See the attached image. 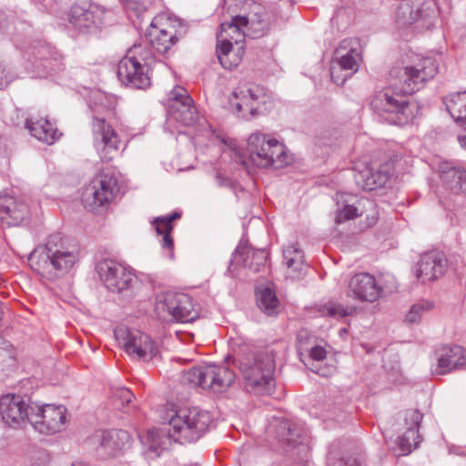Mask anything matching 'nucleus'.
<instances>
[{"instance_id": "nucleus-1", "label": "nucleus", "mask_w": 466, "mask_h": 466, "mask_svg": "<svg viewBox=\"0 0 466 466\" xmlns=\"http://www.w3.org/2000/svg\"><path fill=\"white\" fill-rule=\"evenodd\" d=\"M211 421L209 412L198 408L173 411L167 425L147 431L148 451L159 456L173 442H194L208 431Z\"/></svg>"}, {"instance_id": "nucleus-2", "label": "nucleus", "mask_w": 466, "mask_h": 466, "mask_svg": "<svg viewBox=\"0 0 466 466\" xmlns=\"http://www.w3.org/2000/svg\"><path fill=\"white\" fill-rule=\"evenodd\" d=\"M232 362L238 367L248 390L270 394L275 387L276 369L273 350L248 351L234 357Z\"/></svg>"}, {"instance_id": "nucleus-3", "label": "nucleus", "mask_w": 466, "mask_h": 466, "mask_svg": "<svg viewBox=\"0 0 466 466\" xmlns=\"http://www.w3.org/2000/svg\"><path fill=\"white\" fill-rule=\"evenodd\" d=\"M58 236H52L45 246L38 247L29 256L33 270L49 279L66 274L77 261L75 249L57 245Z\"/></svg>"}, {"instance_id": "nucleus-4", "label": "nucleus", "mask_w": 466, "mask_h": 466, "mask_svg": "<svg viewBox=\"0 0 466 466\" xmlns=\"http://www.w3.org/2000/svg\"><path fill=\"white\" fill-rule=\"evenodd\" d=\"M247 153L248 160L259 168L272 167L278 169L289 165L291 161L282 143L258 131L248 137Z\"/></svg>"}, {"instance_id": "nucleus-5", "label": "nucleus", "mask_w": 466, "mask_h": 466, "mask_svg": "<svg viewBox=\"0 0 466 466\" xmlns=\"http://www.w3.org/2000/svg\"><path fill=\"white\" fill-rule=\"evenodd\" d=\"M153 59L151 50L141 44L131 46L119 61V80L133 88L145 89L150 86L148 66Z\"/></svg>"}, {"instance_id": "nucleus-6", "label": "nucleus", "mask_w": 466, "mask_h": 466, "mask_svg": "<svg viewBox=\"0 0 466 466\" xmlns=\"http://www.w3.org/2000/svg\"><path fill=\"white\" fill-rule=\"evenodd\" d=\"M235 372L226 365L208 364L184 371L181 381L212 392H224L235 381Z\"/></svg>"}, {"instance_id": "nucleus-7", "label": "nucleus", "mask_w": 466, "mask_h": 466, "mask_svg": "<svg viewBox=\"0 0 466 466\" xmlns=\"http://www.w3.org/2000/svg\"><path fill=\"white\" fill-rule=\"evenodd\" d=\"M155 312L164 321L192 322L199 316V310L190 296L172 291L157 295Z\"/></svg>"}, {"instance_id": "nucleus-8", "label": "nucleus", "mask_w": 466, "mask_h": 466, "mask_svg": "<svg viewBox=\"0 0 466 466\" xmlns=\"http://www.w3.org/2000/svg\"><path fill=\"white\" fill-rule=\"evenodd\" d=\"M114 335L121 348L134 360L150 361L159 357L155 341L139 329L119 326L115 329Z\"/></svg>"}, {"instance_id": "nucleus-9", "label": "nucleus", "mask_w": 466, "mask_h": 466, "mask_svg": "<svg viewBox=\"0 0 466 466\" xmlns=\"http://www.w3.org/2000/svg\"><path fill=\"white\" fill-rule=\"evenodd\" d=\"M268 98L263 86L254 83H241L232 92L229 104L238 116L248 120L260 114L261 106Z\"/></svg>"}, {"instance_id": "nucleus-10", "label": "nucleus", "mask_w": 466, "mask_h": 466, "mask_svg": "<svg viewBox=\"0 0 466 466\" xmlns=\"http://www.w3.org/2000/svg\"><path fill=\"white\" fill-rule=\"evenodd\" d=\"M437 73V66L430 58H421L416 65L403 66L397 75L394 87L404 95L421 89Z\"/></svg>"}, {"instance_id": "nucleus-11", "label": "nucleus", "mask_w": 466, "mask_h": 466, "mask_svg": "<svg viewBox=\"0 0 466 466\" xmlns=\"http://www.w3.org/2000/svg\"><path fill=\"white\" fill-rule=\"evenodd\" d=\"M117 192L116 177L106 173H99L82 194V202L90 211L107 208Z\"/></svg>"}, {"instance_id": "nucleus-12", "label": "nucleus", "mask_w": 466, "mask_h": 466, "mask_svg": "<svg viewBox=\"0 0 466 466\" xmlns=\"http://www.w3.org/2000/svg\"><path fill=\"white\" fill-rule=\"evenodd\" d=\"M185 32L182 23L165 15L156 16L147 34L151 46L159 54H166Z\"/></svg>"}, {"instance_id": "nucleus-13", "label": "nucleus", "mask_w": 466, "mask_h": 466, "mask_svg": "<svg viewBox=\"0 0 466 466\" xmlns=\"http://www.w3.org/2000/svg\"><path fill=\"white\" fill-rule=\"evenodd\" d=\"M66 408L63 405H34L29 411V423L44 435H52L65 429Z\"/></svg>"}, {"instance_id": "nucleus-14", "label": "nucleus", "mask_w": 466, "mask_h": 466, "mask_svg": "<svg viewBox=\"0 0 466 466\" xmlns=\"http://www.w3.org/2000/svg\"><path fill=\"white\" fill-rule=\"evenodd\" d=\"M109 13L110 11L94 3H76L70 8L69 23L81 33H92L106 23Z\"/></svg>"}, {"instance_id": "nucleus-15", "label": "nucleus", "mask_w": 466, "mask_h": 466, "mask_svg": "<svg viewBox=\"0 0 466 466\" xmlns=\"http://www.w3.org/2000/svg\"><path fill=\"white\" fill-rule=\"evenodd\" d=\"M350 198L352 197L349 194H340L337 197V211L335 215V223L341 224L355 218L361 217L366 212V222L364 228H370L376 224L378 220V213L375 209L373 201L367 198H360L353 203H350Z\"/></svg>"}, {"instance_id": "nucleus-16", "label": "nucleus", "mask_w": 466, "mask_h": 466, "mask_svg": "<svg viewBox=\"0 0 466 466\" xmlns=\"http://www.w3.org/2000/svg\"><path fill=\"white\" fill-rule=\"evenodd\" d=\"M93 146L105 161L113 158L112 153L117 152L121 139L114 127L103 117L93 116L91 123Z\"/></svg>"}, {"instance_id": "nucleus-17", "label": "nucleus", "mask_w": 466, "mask_h": 466, "mask_svg": "<svg viewBox=\"0 0 466 466\" xmlns=\"http://www.w3.org/2000/svg\"><path fill=\"white\" fill-rule=\"evenodd\" d=\"M97 272L106 289L116 293L128 290L135 280L131 269L111 259L99 262Z\"/></svg>"}, {"instance_id": "nucleus-18", "label": "nucleus", "mask_w": 466, "mask_h": 466, "mask_svg": "<svg viewBox=\"0 0 466 466\" xmlns=\"http://www.w3.org/2000/svg\"><path fill=\"white\" fill-rule=\"evenodd\" d=\"M370 107L379 114H395V122L400 125L407 123L413 116L407 99L399 95L394 96L388 90L376 93L370 101Z\"/></svg>"}, {"instance_id": "nucleus-19", "label": "nucleus", "mask_w": 466, "mask_h": 466, "mask_svg": "<svg viewBox=\"0 0 466 466\" xmlns=\"http://www.w3.org/2000/svg\"><path fill=\"white\" fill-rule=\"evenodd\" d=\"M167 117L169 121L174 120L183 126H192L198 120V111L193 104V99L181 86H177L170 93Z\"/></svg>"}, {"instance_id": "nucleus-20", "label": "nucleus", "mask_w": 466, "mask_h": 466, "mask_svg": "<svg viewBox=\"0 0 466 466\" xmlns=\"http://www.w3.org/2000/svg\"><path fill=\"white\" fill-rule=\"evenodd\" d=\"M50 53L49 47L44 46L25 50L23 57L26 61V69L35 73L38 77L63 70L64 65L61 59L56 56L48 57Z\"/></svg>"}, {"instance_id": "nucleus-21", "label": "nucleus", "mask_w": 466, "mask_h": 466, "mask_svg": "<svg viewBox=\"0 0 466 466\" xmlns=\"http://www.w3.org/2000/svg\"><path fill=\"white\" fill-rule=\"evenodd\" d=\"M33 405H28L22 396L6 394L0 399V414L3 421L11 428L22 427L25 420L29 422V411Z\"/></svg>"}, {"instance_id": "nucleus-22", "label": "nucleus", "mask_w": 466, "mask_h": 466, "mask_svg": "<svg viewBox=\"0 0 466 466\" xmlns=\"http://www.w3.org/2000/svg\"><path fill=\"white\" fill-rule=\"evenodd\" d=\"M130 436L123 430L96 431L91 438V442L96 445L99 456H115L118 451L128 447Z\"/></svg>"}, {"instance_id": "nucleus-23", "label": "nucleus", "mask_w": 466, "mask_h": 466, "mask_svg": "<svg viewBox=\"0 0 466 466\" xmlns=\"http://www.w3.org/2000/svg\"><path fill=\"white\" fill-rule=\"evenodd\" d=\"M382 291V287L370 273L355 274L349 281V296L355 299L372 303L381 297Z\"/></svg>"}, {"instance_id": "nucleus-24", "label": "nucleus", "mask_w": 466, "mask_h": 466, "mask_svg": "<svg viewBox=\"0 0 466 466\" xmlns=\"http://www.w3.org/2000/svg\"><path fill=\"white\" fill-rule=\"evenodd\" d=\"M267 252L265 249H257L248 246H238L232 255L228 270L233 274L238 268L242 266L253 272H258L267 261Z\"/></svg>"}, {"instance_id": "nucleus-25", "label": "nucleus", "mask_w": 466, "mask_h": 466, "mask_svg": "<svg viewBox=\"0 0 466 466\" xmlns=\"http://www.w3.org/2000/svg\"><path fill=\"white\" fill-rule=\"evenodd\" d=\"M29 216V208L22 199L0 195V219L7 227L22 224Z\"/></svg>"}, {"instance_id": "nucleus-26", "label": "nucleus", "mask_w": 466, "mask_h": 466, "mask_svg": "<svg viewBox=\"0 0 466 466\" xmlns=\"http://www.w3.org/2000/svg\"><path fill=\"white\" fill-rule=\"evenodd\" d=\"M390 177V167L386 164L378 167L365 166L354 175L356 184L363 190H374L382 187L387 184Z\"/></svg>"}, {"instance_id": "nucleus-27", "label": "nucleus", "mask_w": 466, "mask_h": 466, "mask_svg": "<svg viewBox=\"0 0 466 466\" xmlns=\"http://www.w3.org/2000/svg\"><path fill=\"white\" fill-rule=\"evenodd\" d=\"M255 15L252 16H244V15H235L231 18L229 22H223L220 25V31L217 35V44H221L222 34L228 35V41L229 46H244L243 42L245 40V33L243 31V27H246L249 23L254 25Z\"/></svg>"}, {"instance_id": "nucleus-28", "label": "nucleus", "mask_w": 466, "mask_h": 466, "mask_svg": "<svg viewBox=\"0 0 466 466\" xmlns=\"http://www.w3.org/2000/svg\"><path fill=\"white\" fill-rule=\"evenodd\" d=\"M359 42L356 39H344L335 51L336 60L339 67L343 70L356 72L361 61V54L359 49Z\"/></svg>"}, {"instance_id": "nucleus-29", "label": "nucleus", "mask_w": 466, "mask_h": 466, "mask_svg": "<svg viewBox=\"0 0 466 466\" xmlns=\"http://www.w3.org/2000/svg\"><path fill=\"white\" fill-rule=\"evenodd\" d=\"M25 127L32 137L46 145L55 144L62 136L55 124L46 118H27Z\"/></svg>"}, {"instance_id": "nucleus-30", "label": "nucleus", "mask_w": 466, "mask_h": 466, "mask_svg": "<svg viewBox=\"0 0 466 466\" xmlns=\"http://www.w3.org/2000/svg\"><path fill=\"white\" fill-rule=\"evenodd\" d=\"M439 178L454 193H466V170L448 161H439Z\"/></svg>"}, {"instance_id": "nucleus-31", "label": "nucleus", "mask_w": 466, "mask_h": 466, "mask_svg": "<svg viewBox=\"0 0 466 466\" xmlns=\"http://www.w3.org/2000/svg\"><path fill=\"white\" fill-rule=\"evenodd\" d=\"M466 366V350L459 345L443 346L439 354V375Z\"/></svg>"}, {"instance_id": "nucleus-32", "label": "nucleus", "mask_w": 466, "mask_h": 466, "mask_svg": "<svg viewBox=\"0 0 466 466\" xmlns=\"http://www.w3.org/2000/svg\"><path fill=\"white\" fill-rule=\"evenodd\" d=\"M268 431L276 433L279 441L290 447L303 444L306 439V433L299 432L297 427L285 419H275L270 423Z\"/></svg>"}, {"instance_id": "nucleus-33", "label": "nucleus", "mask_w": 466, "mask_h": 466, "mask_svg": "<svg viewBox=\"0 0 466 466\" xmlns=\"http://www.w3.org/2000/svg\"><path fill=\"white\" fill-rule=\"evenodd\" d=\"M228 35L222 34L221 44H217V55L220 65L228 70L237 67L242 61L244 46H229L226 38Z\"/></svg>"}, {"instance_id": "nucleus-34", "label": "nucleus", "mask_w": 466, "mask_h": 466, "mask_svg": "<svg viewBox=\"0 0 466 466\" xmlns=\"http://www.w3.org/2000/svg\"><path fill=\"white\" fill-rule=\"evenodd\" d=\"M447 112L459 126H466V92L457 93L443 98ZM461 147L466 148V137L459 138Z\"/></svg>"}, {"instance_id": "nucleus-35", "label": "nucleus", "mask_w": 466, "mask_h": 466, "mask_svg": "<svg viewBox=\"0 0 466 466\" xmlns=\"http://www.w3.org/2000/svg\"><path fill=\"white\" fill-rule=\"evenodd\" d=\"M284 264L287 267V278H301L305 270L304 256L297 245H289L283 249Z\"/></svg>"}, {"instance_id": "nucleus-36", "label": "nucleus", "mask_w": 466, "mask_h": 466, "mask_svg": "<svg viewBox=\"0 0 466 466\" xmlns=\"http://www.w3.org/2000/svg\"><path fill=\"white\" fill-rule=\"evenodd\" d=\"M180 217L181 214L175 211L170 215L154 218L152 223L155 226L157 233L162 236L161 246L163 248L172 249L173 239L170 236L173 229L172 221L179 218Z\"/></svg>"}, {"instance_id": "nucleus-37", "label": "nucleus", "mask_w": 466, "mask_h": 466, "mask_svg": "<svg viewBox=\"0 0 466 466\" xmlns=\"http://www.w3.org/2000/svg\"><path fill=\"white\" fill-rule=\"evenodd\" d=\"M436 266L437 254L435 252L424 254L417 265V279L421 282L434 280Z\"/></svg>"}, {"instance_id": "nucleus-38", "label": "nucleus", "mask_w": 466, "mask_h": 466, "mask_svg": "<svg viewBox=\"0 0 466 466\" xmlns=\"http://www.w3.org/2000/svg\"><path fill=\"white\" fill-rule=\"evenodd\" d=\"M257 303L259 309L268 316L278 313L279 301L275 292L269 288H265L257 293Z\"/></svg>"}, {"instance_id": "nucleus-39", "label": "nucleus", "mask_w": 466, "mask_h": 466, "mask_svg": "<svg viewBox=\"0 0 466 466\" xmlns=\"http://www.w3.org/2000/svg\"><path fill=\"white\" fill-rule=\"evenodd\" d=\"M357 309L354 306L343 307L335 301H329L319 308L320 315L333 319H342L353 315Z\"/></svg>"}, {"instance_id": "nucleus-40", "label": "nucleus", "mask_w": 466, "mask_h": 466, "mask_svg": "<svg viewBox=\"0 0 466 466\" xmlns=\"http://www.w3.org/2000/svg\"><path fill=\"white\" fill-rule=\"evenodd\" d=\"M420 435L415 428H408L399 438L398 444L403 455L410 453L418 447Z\"/></svg>"}, {"instance_id": "nucleus-41", "label": "nucleus", "mask_w": 466, "mask_h": 466, "mask_svg": "<svg viewBox=\"0 0 466 466\" xmlns=\"http://www.w3.org/2000/svg\"><path fill=\"white\" fill-rule=\"evenodd\" d=\"M433 308V303H430L428 301H420L417 304H414L408 314L406 315L405 320L408 323H415L420 320V317L425 311Z\"/></svg>"}, {"instance_id": "nucleus-42", "label": "nucleus", "mask_w": 466, "mask_h": 466, "mask_svg": "<svg viewBox=\"0 0 466 466\" xmlns=\"http://www.w3.org/2000/svg\"><path fill=\"white\" fill-rule=\"evenodd\" d=\"M15 363V349L6 340L0 339V365H13Z\"/></svg>"}, {"instance_id": "nucleus-43", "label": "nucleus", "mask_w": 466, "mask_h": 466, "mask_svg": "<svg viewBox=\"0 0 466 466\" xmlns=\"http://www.w3.org/2000/svg\"><path fill=\"white\" fill-rule=\"evenodd\" d=\"M134 394L127 388H118L113 394L115 404L118 408L128 406L134 399Z\"/></svg>"}, {"instance_id": "nucleus-44", "label": "nucleus", "mask_w": 466, "mask_h": 466, "mask_svg": "<svg viewBox=\"0 0 466 466\" xmlns=\"http://www.w3.org/2000/svg\"><path fill=\"white\" fill-rule=\"evenodd\" d=\"M422 420V414L418 410H408L405 411L404 420L408 428L419 429L420 423Z\"/></svg>"}, {"instance_id": "nucleus-45", "label": "nucleus", "mask_w": 466, "mask_h": 466, "mask_svg": "<svg viewBox=\"0 0 466 466\" xmlns=\"http://www.w3.org/2000/svg\"><path fill=\"white\" fill-rule=\"evenodd\" d=\"M29 466H49L50 455L45 450H37L31 455Z\"/></svg>"}, {"instance_id": "nucleus-46", "label": "nucleus", "mask_w": 466, "mask_h": 466, "mask_svg": "<svg viewBox=\"0 0 466 466\" xmlns=\"http://www.w3.org/2000/svg\"><path fill=\"white\" fill-rule=\"evenodd\" d=\"M312 337L307 329H301L297 335V347L298 351L301 354L302 351H308Z\"/></svg>"}, {"instance_id": "nucleus-47", "label": "nucleus", "mask_w": 466, "mask_h": 466, "mask_svg": "<svg viewBox=\"0 0 466 466\" xmlns=\"http://www.w3.org/2000/svg\"><path fill=\"white\" fill-rule=\"evenodd\" d=\"M309 357L316 361H320L326 359L327 351L321 346H314L312 348H309Z\"/></svg>"}, {"instance_id": "nucleus-48", "label": "nucleus", "mask_w": 466, "mask_h": 466, "mask_svg": "<svg viewBox=\"0 0 466 466\" xmlns=\"http://www.w3.org/2000/svg\"><path fill=\"white\" fill-rule=\"evenodd\" d=\"M14 79V76L0 65V89L5 88Z\"/></svg>"}, {"instance_id": "nucleus-49", "label": "nucleus", "mask_w": 466, "mask_h": 466, "mask_svg": "<svg viewBox=\"0 0 466 466\" xmlns=\"http://www.w3.org/2000/svg\"><path fill=\"white\" fill-rule=\"evenodd\" d=\"M431 14H433V9L430 8L429 3L422 4L421 6L416 11V18L426 19Z\"/></svg>"}, {"instance_id": "nucleus-50", "label": "nucleus", "mask_w": 466, "mask_h": 466, "mask_svg": "<svg viewBox=\"0 0 466 466\" xmlns=\"http://www.w3.org/2000/svg\"><path fill=\"white\" fill-rule=\"evenodd\" d=\"M329 466H360V461L355 457H344L339 462L330 464Z\"/></svg>"}, {"instance_id": "nucleus-51", "label": "nucleus", "mask_w": 466, "mask_h": 466, "mask_svg": "<svg viewBox=\"0 0 466 466\" xmlns=\"http://www.w3.org/2000/svg\"><path fill=\"white\" fill-rule=\"evenodd\" d=\"M335 67L333 66L331 68V77L332 79L334 80L335 83H337L338 85H342L346 79L347 76L343 77L341 80H339V78H337V76H335Z\"/></svg>"}, {"instance_id": "nucleus-52", "label": "nucleus", "mask_w": 466, "mask_h": 466, "mask_svg": "<svg viewBox=\"0 0 466 466\" xmlns=\"http://www.w3.org/2000/svg\"><path fill=\"white\" fill-rule=\"evenodd\" d=\"M217 183L218 186H226L228 185V180L223 178L219 174L216 176Z\"/></svg>"}, {"instance_id": "nucleus-53", "label": "nucleus", "mask_w": 466, "mask_h": 466, "mask_svg": "<svg viewBox=\"0 0 466 466\" xmlns=\"http://www.w3.org/2000/svg\"><path fill=\"white\" fill-rule=\"evenodd\" d=\"M438 265H439V273H441L442 272V268L444 267L443 264H442V259L439 257V262H438Z\"/></svg>"}]
</instances>
